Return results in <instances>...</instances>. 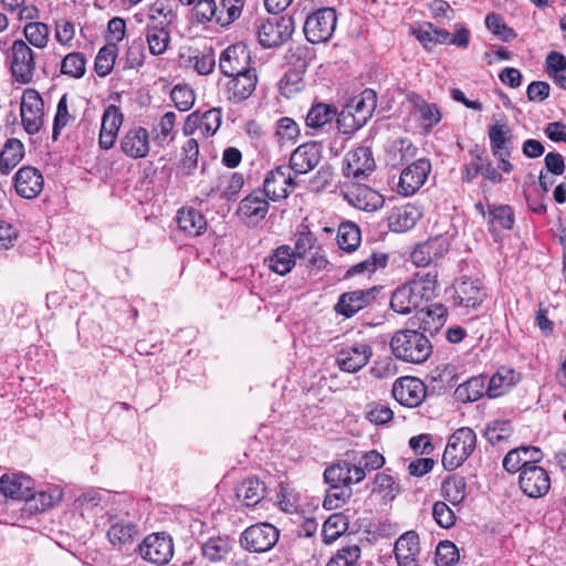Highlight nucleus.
I'll list each match as a JSON object with an SVG mask.
<instances>
[{
	"instance_id": "nucleus-23",
	"label": "nucleus",
	"mask_w": 566,
	"mask_h": 566,
	"mask_svg": "<svg viewBox=\"0 0 566 566\" xmlns=\"http://www.w3.org/2000/svg\"><path fill=\"white\" fill-rule=\"evenodd\" d=\"M322 148L316 143L300 145L290 157V170L296 175H304L312 171L321 161Z\"/></svg>"
},
{
	"instance_id": "nucleus-14",
	"label": "nucleus",
	"mask_w": 566,
	"mask_h": 566,
	"mask_svg": "<svg viewBox=\"0 0 566 566\" xmlns=\"http://www.w3.org/2000/svg\"><path fill=\"white\" fill-rule=\"evenodd\" d=\"M431 170L428 159L421 158L407 166L400 174L397 190L402 196L415 195L426 182Z\"/></svg>"
},
{
	"instance_id": "nucleus-32",
	"label": "nucleus",
	"mask_w": 566,
	"mask_h": 566,
	"mask_svg": "<svg viewBox=\"0 0 566 566\" xmlns=\"http://www.w3.org/2000/svg\"><path fill=\"white\" fill-rule=\"evenodd\" d=\"M408 102L412 106L413 114L418 116L426 130L431 129L441 120L442 115L437 104L428 103L417 93L409 94Z\"/></svg>"
},
{
	"instance_id": "nucleus-46",
	"label": "nucleus",
	"mask_w": 566,
	"mask_h": 566,
	"mask_svg": "<svg viewBox=\"0 0 566 566\" xmlns=\"http://www.w3.org/2000/svg\"><path fill=\"white\" fill-rule=\"evenodd\" d=\"M117 54L118 48L116 43H107L99 49L94 63V69L98 76L104 77L113 71Z\"/></svg>"
},
{
	"instance_id": "nucleus-11",
	"label": "nucleus",
	"mask_w": 566,
	"mask_h": 566,
	"mask_svg": "<svg viewBox=\"0 0 566 566\" xmlns=\"http://www.w3.org/2000/svg\"><path fill=\"white\" fill-rule=\"evenodd\" d=\"M295 181L287 166L270 170L263 180V191L272 201L286 199L295 189Z\"/></svg>"
},
{
	"instance_id": "nucleus-21",
	"label": "nucleus",
	"mask_w": 566,
	"mask_h": 566,
	"mask_svg": "<svg viewBox=\"0 0 566 566\" xmlns=\"http://www.w3.org/2000/svg\"><path fill=\"white\" fill-rule=\"evenodd\" d=\"M454 300L464 308H478L485 300V291L479 280L462 277L453 284Z\"/></svg>"
},
{
	"instance_id": "nucleus-26",
	"label": "nucleus",
	"mask_w": 566,
	"mask_h": 566,
	"mask_svg": "<svg viewBox=\"0 0 566 566\" xmlns=\"http://www.w3.org/2000/svg\"><path fill=\"white\" fill-rule=\"evenodd\" d=\"M107 516L109 522L107 538L109 543L117 548L130 545L138 534V526L112 513H107Z\"/></svg>"
},
{
	"instance_id": "nucleus-62",
	"label": "nucleus",
	"mask_w": 566,
	"mask_h": 566,
	"mask_svg": "<svg viewBox=\"0 0 566 566\" xmlns=\"http://www.w3.org/2000/svg\"><path fill=\"white\" fill-rule=\"evenodd\" d=\"M144 40L136 39L130 42L125 54V69H138L145 62Z\"/></svg>"
},
{
	"instance_id": "nucleus-37",
	"label": "nucleus",
	"mask_w": 566,
	"mask_h": 566,
	"mask_svg": "<svg viewBox=\"0 0 566 566\" xmlns=\"http://www.w3.org/2000/svg\"><path fill=\"white\" fill-rule=\"evenodd\" d=\"M416 156V147L409 139L399 138L388 147L385 159L388 166L396 168Z\"/></svg>"
},
{
	"instance_id": "nucleus-2",
	"label": "nucleus",
	"mask_w": 566,
	"mask_h": 566,
	"mask_svg": "<svg viewBox=\"0 0 566 566\" xmlns=\"http://www.w3.org/2000/svg\"><path fill=\"white\" fill-rule=\"evenodd\" d=\"M390 348L398 359L411 364H422L432 354L429 338L415 329L397 331L391 337Z\"/></svg>"
},
{
	"instance_id": "nucleus-3",
	"label": "nucleus",
	"mask_w": 566,
	"mask_h": 566,
	"mask_svg": "<svg viewBox=\"0 0 566 566\" xmlns=\"http://www.w3.org/2000/svg\"><path fill=\"white\" fill-rule=\"evenodd\" d=\"M377 105L376 92L371 88L364 90L358 96L352 98L339 113L337 124L344 127V133H352L363 127L371 117Z\"/></svg>"
},
{
	"instance_id": "nucleus-54",
	"label": "nucleus",
	"mask_w": 566,
	"mask_h": 566,
	"mask_svg": "<svg viewBox=\"0 0 566 566\" xmlns=\"http://www.w3.org/2000/svg\"><path fill=\"white\" fill-rule=\"evenodd\" d=\"M348 528L347 517L342 513L332 514L323 525V537L325 543L336 541Z\"/></svg>"
},
{
	"instance_id": "nucleus-61",
	"label": "nucleus",
	"mask_w": 566,
	"mask_h": 566,
	"mask_svg": "<svg viewBox=\"0 0 566 566\" xmlns=\"http://www.w3.org/2000/svg\"><path fill=\"white\" fill-rule=\"evenodd\" d=\"M388 256L384 253H374L366 260L355 264L347 271V275L352 276L359 273H373L378 269H382L387 264Z\"/></svg>"
},
{
	"instance_id": "nucleus-16",
	"label": "nucleus",
	"mask_w": 566,
	"mask_h": 566,
	"mask_svg": "<svg viewBox=\"0 0 566 566\" xmlns=\"http://www.w3.org/2000/svg\"><path fill=\"white\" fill-rule=\"evenodd\" d=\"M424 384L416 377H401L394 382L392 396L402 406L418 407L424 399Z\"/></svg>"
},
{
	"instance_id": "nucleus-38",
	"label": "nucleus",
	"mask_w": 566,
	"mask_h": 566,
	"mask_svg": "<svg viewBox=\"0 0 566 566\" xmlns=\"http://www.w3.org/2000/svg\"><path fill=\"white\" fill-rule=\"evenodd\" d=\"M520 380V375L511 368L501 367L489 380L486 392L496 398L504 395Z\"/></svg>"
},
{
	"instance_id": "nucleus-15",
	"label": "nucleus",
	"mask_w": 566,
	"mask_h": 566,
	"mask_svg": "<svg viewBox=\"0 0 566 566\" xmlns=\"http://www.w3.org/2000/svg\"><path fill=\"white\" fill-rule=\"evenodd\" d=\"M376 168V163L369 147L360 146L346 154L344 158V175L348 178L359 180Z\"/></svg>"
},
{
	"instance_id": "nucleus-27",
	"label": "nucleus",
	"mask_w": 566,
	"mask_h": 566,
	"mask_svg": "<svg viewBox=\"0 0 566 566\" xmlns=\"http://www.w3.org/2000/svg\"><path fill=\"white\" fill-rule=\"evenodd\" d=\"M0 493L6 497L29 501L33 495V482L24 474H4L0 479Z\"/></svg>"
},
{
	"instance_id": "nucleus-45",
	"label": "nucleus",
	"mask_w": 566,
	"mask_h": 566,
	"mask_svg": "<svg viewBox=\"0 0 566 566\" xmlns=\"http://www.w3.org/2000/svg\"><path fill=\"white\" fill-rule=\"evenodd\" d=\"M337 115L335 106L324 103L313 105L306 115V125L311 128H321L331 123Z\"/></svg>"
},
{
	"instance_id": "nucleus-4",
	"label": "nucleus",
	"mask_w": 566,
	"mask_h": 566,
	"mask_svg": "<svg viewBox=\"0 0 566 566\" xmlns=\"http://www.w3.org/2000/svg\"><path fill=\"white\" fill-rule=\"evenodd\" d=\"M476 446V434L468 427L454 431L449 438L442 455V465L452 471L459 468L473 452Z\"/></svg>"
},
{
	"instance_id": "nucleus-50",
	"label": "nucleus",
	"mask_w": 566,
	"mask_h": 566,
	"mask_svg": "<svg viewBox=\"0 0 566 566\" xmlns=\"http://www.w3.org/2000/svg\"><path fill=\"white\" fill-rule=\"evenodd\" d=\"M485 390L484 379L482 377H472L457 387L455 396L463 402H471L480 399Z\"/></svg>"
},
{
	"instance_id": "nucleus-60",
	"label": "nucleus",
	"mask_w": 566,
	"mask_h": 566,
	"mask_svg": "<svg viewBox=\"0 0 566 566\" xmlns=\"http://www.w3.org/2000/svg\"><path fill=\"white\" fill-rule=\"evenodd\" d=\"M67 99V94L62 95L56 106L52 132V138L54 140L57 139L60 132L74 120L73 115L69 111Z\"/></svg>"
},
{
	"instance_id": "nucleus-24",
	"label": "nucleus",
	"mask_w": 566,
	"mask_h": 566,
	"mask_svg": "<svg viewBox=\"0 0 566 566\" xmlns=\"http://www.w3.org/2000/svg\"><path fill=\"white\" fill-rule=\"evenodd\" d=\"M44 178L40 170L31 166H24L14 176L17 193L25 199L36 198L43 190Z\"/></svg>"
},
{
	"instance_id": "nucleus-33",
	"label": "nucleus",
	"mask_w": 566,
	"mask_h": 566,
	"mask_svg": "<svg viewBox=\"0 0 566 566\" xmlns=\"http://www.w3.org/2000/svg\"><path fill=\"white\" fill-rule=\"evenodd\" d=\"M421 218L419 208L405 205L392 209L388 217V226L394 232H405L412 229Z\"/></svg>"
},
{
	"instance_id": "nucleus-28",
	"label": "nucleus",
	"mask_w": 566,
	"mask_h": 566,
	"mask_svg": "<svg viewBox=\"0 0 566 566\" xmlns=\"http://www.w3.org/2000/svg\"><path fill=\"white\" fill-rule=\"evenodd\" d=\"M365 472L361 467L350 465L343 461L338 462L324 472V479L329 485H348L358 483L365 479Z\"/></svg>"
},
{
	"instance_id": "nucleus-25",
	"label": "nucleus",
	"mask_w": 566,
	"mask_h": 566,
	"mask_svg": "<svg viewBox=\"0 0 566 566\" xmlns=\"http://www.w3.org/2000/svg\"><path fill=\"white\" fill-rule=\"evenodd\" d=\"M449 249V243L443 237H434L419 243L411 252V261L417 266H427L431 262L442 258Z\"/></svg>"
},
{
	"instance_id": "nucleus-35",
	"label": "nucleus",
	"mask_w": 566,
	"mask_h": 566,
	"mask_svg": "<svg viewBox=\"0 0 566 566\" xmlns=\"http://www.w3.org/2000/svg\"><path fill=\"white\" fill-rule=\"evenodd\" d=\"M244 185L243 176L239 172H229L218 178L216 187L205 192L206 197L219 195L226 200H234Z\"/></svg>"
},
{
	"instance_id": "nucleus-53",
	"label": "nucleus",
	"mask_w": 566,
	"mask_h": 566,
	"mask_svg": "<svg viewBox=\"0 0 566 566\" xmlns=\"http://www.w3.org/2000/svg\"><path fill=\"white\" fill-rule=\"evenodd\" d=\"M443 497L453 505L460 504L465 497V481L463 478L450 476L442 482Z\"/></svg>"
},
{
	"instance_id": "nucleus-39",
	"label": "nucleus",
	"mask_w": 566,
	"mask_h": 566,
	"mask_svg": "<svg viewBox=\"0 0 566 566\" xmlns=\"http://www.w3.org/2000/svg\"><path fill=\"white\" fill-rule=\"evenodd\" d=\"M268 268L279 274L285 275L292 271L295 265V253L289 245H281L265 259Z\"/></svg>"
},
{
	"instance_id": "nucleus-18",
	"label": "nucleus",
	"mask_w": 566,
	"mask_h": 566,
	"mask_svg": "<svg viewBox=\"0 0 566 566\" xmlns=\"http://www.w3.org/2000/svg\"><path fill=\"white\" fill-rule=\"evenodd\" d=\"M120 150L132 159L146 158L150 151V136L146 128L134 126L119 140Z\"/></svg>"
},
{
	"instance_id": "nucleus-43",
	"label": "nucleus",
	"mask_w": 566,
	"mask_h": 566,
	"mask_svg": "<svg viewBox=\"0 0 566 566\" xmlns=\"http://www.w3.org/2000/svg\"><path fill=\"white\" fill-rule=\"evenodd\" d=\"M350 202L364 211H376L384 205V198L377 191L359 186L350 192Z\"/></svg>"
},
{
	"instance_id": "nucleus-5",
	"label": "nucleus",
	"mask_w": 566,
	"mask_h": 566,
	"mask_svg": "<svg viewBox=\"0 0 566 566\" xmlns=\"http://www.w3.org/2000/svg\"><path fill=\"white\" fill-rule=\"evenodd\" d=\"M8 60L10 62L11 75L20 84H29L33 81L35 73L34 52L23 40L13 41Z\"/></svg>"
},
{
	"instance_id": "nucleus-55",
	"label": "nucleus",
	"mask_w": 566,
	"mask_h": 566,
	"mask_svg": "<svg viewBox=\"0 0 566 566\" xmlns=\"http://www.w3.org/2000/svg\"><path fill=\"white\" fill-rule=\"evenodd\" d=\"M86 71V60L83 53L72 52L64 56L61 63V72L64 75L81 78Z\"/></svg>"
},
{
	"instance_id": "nucleus-58",
	"label": "nucleus",
	"mask_w": 566,
	"mask_h": 566,
	"mask_svg": "<svg viewBox=\"0 0 566 566\" xmlns=\"http://www.w3.org/2000/svg\"><path fill=\"white\" fill-rule=\"evenodd\" d=\"M352 489L348 485H329L323 505L326 510L340 507L352 496Z\"/></svg>"
},
{
	"instance_id": "nucleus-42",
	"label": "nucleus",
	"mask_w": 566,
	"mask_h": 566,
	"mask_svg": "<svg viewBox=\"0 0 566 566\" xmlns=\"http://www.w3.org/2000/svg\"><path fill=\"white\" fill-rule=\"evenodd\" d=\"M266 488L258 478H248L237 489V496L247 506H254L265 496Z\"/></svg>"
},
{
	"instance_id": "nucleus-40",
	"label": "nucleus",
	"mask_w": 566,
	"mask_h": 566,
	"mask_svg": "<svg viewBox=\"0 0 566 566\" xmlns=\"http://www.w3.org/2000/svg\"><path fill=\"white\" fill-rule=\"evenodd\" d=\"M511 130L506 124L496 123L489 127V138L493 155L511 156Z\"/></svg>"
},
{
	"instance_id": "nucleus-29",
	"label": "nucleus",
	"mask_w": 566,
	"mask_h": 566,
	"mask_svg": "<svg viewBox=\"0 0 566 566\" xmlns=\"http://www.w3.org/2000/svg\"><path fill=\"white\" fill-rule=\"evenodd\" d=\"M394 552L399 566H418L420 554L418 534L413 531L402 534L396 541Z\"/></svg>"
},
{
	"instance_id": "nucleus-36",
	"label": "nucleus",
	"mask_w": 566,
	"mask_h": 566,
	"mask_svg": "<svg viewBox=\"0 0 566 566\" xmlns=\"http://www.w3.org/2000/svg\"><path fill=\"white\" fill-rule=\"evenodd\" d=\"M221 122L222 114L220 108H211L205 112L201 116L198 114V112H195L188 116L185 130L187 132V128L190 126V124H193L197 126L200 134L209 137L217 133V130L220 128Z\"/></svg>"
},
{
	"instance_id": "nucleus-34",
	"label": "nucleus",
	"mask_w": 566,
	"mask_h": 566,
	"mask_svg": "<svg viewBox=\"0 0 566 566\" xmlns=\"http://www.w3.org/2000/svg\"><path fill=\"white\" fill-rule=\"evenodd\" d=\"M176 221L178 229L191 238L201 235L207 229L206 218L195 208H181Z\"/></svg>"
},
{
	"instance_id": "nucleus-20",
	"label": "nucleus",
	"mask_w": 566,
	"mask_h": 566,
	"mask_svg": "<svg viewBox=\"0 0 566 566\" xmlns=\"http://www.w3.org/2000/svg\"><path fill=\"white\" fill-rule=\"evenodd\" d=\"M373 355V349L368 344L356 343L342 348L337 354V365L340 370L346 373H356L366 366Z\"/></svg>"
},
{
	"instance_id": "nucleus-10",
	"label": "nucleus",
	"mask_w": 566,
	"mask_h": 566,
	"mask_svg": "<svg viewBox=\"0 0 566 566\" xmlns=\"http://www.w3.org/2000/svg\"><path fill=\"white\" fill-rule=\"evenodd\" d=\"M138 552L146 562L164 566L174 556V542L170 536L154 533L144 538L138 546Z\"/></svg>"
},
{
	"instance_id": "nucleus-49",
	"label": "nucleus",
	"mask_w": 566,
	"mask_h": 566,
	"mask_svg": "<svg viewBox=\"0 0 566 566\" xmlns=\"http://www.w3.org/2000/svg\"><path fill=\"white\" fill-rule=\"evenodd\" d=\"M23 34L31 45L36 49H44L49 43L50 29L43 22L31 21L24 25Z\"/></svg>"
},
{
	"instance_id": "nucleus-47",
	"label": "nucleus",
	"mask_w": 566,
	"mask_h": 566,
	"mask_svg": "<svg viewBox=\"0 0 566 566\" xmlns=\"http://www.w3.org/2000/svg\"><path fill=\"white\" fill-rule=\"evenodd\" d=\"M231 545L226 537H211L201 546V553L209 562L217 563L222 560L230 552Z\"/></svg>"
},
{
	"instance_id": "nucleus-9",
	"label": "nucleus",
	"mask_w": 566,
	"mask_h": 566,
	"mask_svg": "<svg viewBox=\"0 0 566 566\" xmlns=\"http://www.w3.org/2000/svg\"><path fill=\"white\" fill-rule=\"evenodd\" d=\"M44 103L38 91L27 88L21 98L20 115L25 132L34 135L40 132L44 123Z\"/></svg>"
},
{
	"instance_id": "nucleus-8",
	"label": "nucleus",
	"mask_w": 566,
	"mask_h": 566,
	"mask_svg": "<svg viewBox=\"0 0 566 566\" xmlns=\"http://www.w3.org/2000/svg\"><path fill=\"white\" fill-rule=\"evenodd\" d=\"M294 21L292 17H274L258 27V39L263 48H274L286 42L293 34Z\"/></svg>"
},
{
	"instance_id": "nucleus-63",
	"label": "nucleus",
	"mask_w": 566,
	"mask_h": 566,
	"mask_svg": "<svg viewBox=\"0 0 566 566\" xmlns=\"http://www.w3.org/2000/svg\"><path fill=\"white\" fill-rule=\"evenodd\" d=\"M360 557L357 545L343 547L328 560L326 566H353Z\"/></svg>"
},
{
	"instance_id": "nucleus-19",
	"label": "nucleus",
	"mask_w": 566,
	"mask_h": 566,
	"mask_svg": "<svg viewBox=\"0 0 566 566\" xmlns=\"http://www.w3.org/2000/svg\"><path fill=\"white\" fill-rule=\"evenodd\" d=\"M268 199L261 189L253 190L240 201L237 210L238 216L249 224L256 226L265 219L269 212L270 203Z\"/></svg>"
},
{
	"instance_id": "nucleus-41",
	"label": "nucleus",
	"mask_w": 566,
	"mask_h": 566,
	"mask_svg": "<svg viewBox=\"0 0 566 566\" xmlns=\"http://www.w3.org/2000/svg\"><path fill=\"white\" fill-rule=\"evenodd\" d=\"M145 36L148 44V51L151 55H161L167 51L170 42V35L165 25L147 24L145 29Z\"/></svg>"
},
{
	"instance_id": "nucleus-17",
	"label": "nucleus",
	"mask_w": 566,
	"mask_h": 566,
	"mask_svg": "<svg viewBox=\"0 0 566 566\" xmlns=\"http://www.w3.org/2000/svg\"><path fill=\"white\" fill-rule=\"evenodd\" d=\"M376 287L345 292L339 295L334 310L337 314L350 318L370 305L376 298Z\"/></svg>"
},
{
	"instance_id": "nucleus-57",
	"label": "nucleus",
	"mask_w": 566,
	"mask_h": 566,
	"mask_svg": "<svg viewBox=\"0 0 566 566\" xmlns=\"http://www.w3.org/2000/svg\"><path fill=\"white\" fill-rule=\"evenodd\" d=\"M176 117L174 112H167L163 115L157 127L153 130L155 143L164 145L166 142L174 139Z\"/></svg>"
},
{
	"instance_id": "nucleus-22",
	"label": "nucleus",
	"mask_w": 566,
	"mask_h": 566,
	"mask_svg": "<svg viewBox=\"0 0 566 566\" xmlns=\"http://www.w3.org/2000/svg\"><path fill=\"white\" fill-rule=\"evenodd\" d=\"M256 83L258 75L255 70L229 76L224 85L228 101L234 104L244 102L255 91Z\"/></svg>"
},
{
	"instance_id": "nucleus-51",
	"label": "nucleus",
	"mask_w": 566,
	"mask_h": 566,
	"mask_svg": "<svg viewBox=\"0 0 566 566\" xmlns=\"http://www.w3.org/2000/svg\"><path fill=\"white\" fill-rule=\"evenodd\" d=\"M337 243L345 251H354L360 243V230L353 222H344L337 231Z\"/></svg>"
},
{
	"instance_id": "nucleus-64",
	"label": "nucleus",
	"mask_w": 566,
	"mask_h": 566,
	"mask_svg": "<svg viewBox=\"0 0 566 566\" xmlns=\"http://www.w3.org/2000/svg\"><path fill=\"white\" fill-rule=\"evenodd\" d=\"M459 559L457 546L449 541L439 543L436 548L437 566H451Z\"/></svg>"
},
{
	"instance_id": "nucleus-6",
	"label": "nucleus",
	"mask_w": 566,
	"mask_h": 566,
	"mask_svg": "<svg viewBox=\"0 0 566 566\" xmlns=\"http://www.w3.org/2000/svg\"><path fill=\"white\" fill-rule=\"evenodd\" d=\"M280 537L279 530L270 523L249 526L240 536V545L251 553H265L273 548Z\"/></svg>"
},
{
	"instance_id": "nucleus-1",
	"label": "nucleus",
	"mask_w": 566,
	"mask_h": 566,
	"mask_svg": "<svg viewBox=\"0 0 566 566\" xmlns=\"http://www.w3.org/2000/svg\"><path fill=\"white\" fill-rule=\"evenodd\" d=\"M437 275L427 273L397 287L390 298V307L398 314L424 311V305L437 296Z\"/></svg>"
},
{
	"instance_id": "nucleus-44",
	"label": "nucleus",
	"mask_w": 566,
	"mask_h": 566,
	"mask_svg": "<svg viewBox=\"0 0 566 566\" xmlns=\"http://www.w3.org/2000/svg\"><path fill=\"white\" fill-rule=\"evenodd\" d=\"M24 146L17 138H10L4 144L0 155V171L8 175L23 158Z\"/></svg>"
},
{
	"instance_id": "nucleus-56",
	"label": "nucleus",
	"mask_w": 566,
	"mask_h": 566,
	"mask_svg": "<svg viewBox=\"0 0 566 566\" xmlns=\"http://www.w3.org/2000/svg\"><path fill=\"white\" fill-rule=\"evenodd\" d=\"M513 432V428L507 420H493L488 423L484 436L492 444H497L506 441Z\"/></svg>"
},
{
	"instance_id": "nucleus-12",
	"label": "nucleus",
	"mask_w": 566,
	"mask_h": 566,
	"mask_svg": "<svg viewBox=\"0 0 566 566\" xmlns=\"http://www.w3.org/2000/svg\"><path fill=\"white\" fill-rule=\"evenodd\" d=\"M219 67L228 77L255 70L251 67L250 51L242 43L230 45L221 53Z\"/></svg>"
},
{
	"instance_id": "nucleus-30",
	"label": "nucleus",
	"mask_w": 566,
	"mask_h": 566,
	"mask_svg": "<svg viewBox=\"0 0 566 566\" xmlns=\"http://www.w3.org/2000/svg\"><path fill=\"white\" fill-rule=\"evenodd\" d=\"M123 124V114L116 105H108L102 117L99 132V146L103 149H111L116 140L117 133Z\"/></svg>"
},
{
	"instance_id": "nucleus-13",
	"label": "nucleus",
	"mask_w": 566,
	"mask_h": 566,
	"mask_svg": "<svg viewBox=\"0 0 566 566\" xmlns=\"http://www.w3.org/2000/svg\"><path fill=\"white\" fill-rule=\"evenodd\" d=\"M522 492L532 499H539L551 489V478L545 469L536 464L522 470L518 478Z\"/></svg>"
},
{
	"instance_id": "nucleus-59",
	"label": "nucleus",
	"mask_w": 566,
	"mask_h": 566,
	"mask_svg": "<svg viewBox=\"0 0 566 566\" xmlns=\"http://www.w3.org/2000/svg\"><path fill=\"white\" fill-rule=\"evenodd\" d=\"M485 25L495 36L504 42H509L516 38L514 30L507 27L501 15L496 13H490L486 15Z\"/></svg>"
},
{
	"instance_id": "nucleus-52",
	"label": "nucleus",
	"mask_w": 566,
	"mask_h": 566,
	"mask_svg": "<svg viewBox=\"0 0 566 566\" xmlns=\"http://www.w3.org/2000/svg\"><path fill=\"white\" fill-rule=\"evenodd\" d=\"M488 221L493 231L511 229L514 223L513 211L509 206H489Z\"/></svg>"
},
{
	"instance_id": "nucleus-31",
	"label": "nucleus",
	"mask_w": 566,
	"mask_h": 566,
	"mask_svg": "<svg viewBox=\"0 0 566 566\" xmlns=\"http://www.w3.org/2000/svg\"><path fill=\"white\" fill-rule=\"evenodd\" d=\"M542 458V452L536 447H520L512 449L503 459V468L510 472H522L526 467H532Z\"/></svg>"
},
{
	"instance_id": "nucleus-7",
	"label": "nucleus",
	"mask_w": 566,
	"mask_h": 566,
	"mask_svg": "<svg viewBox=\"0 0 566 566\" xmlns=\"http://www.w3.org/2000/svg\"><path fill=\"white\" fill-rule=\"evenodd\" d=\"M337 15L334 9L323 8L311 13L304 23V34L311 43L328 41L336 28Z\"/></svg>"
},
{
	"instance_id": "nucleus-48",
	"label": "nucleus",
	"mask_w": 566,
	"mask_h": 566,
	"mask_svg": "<svg viewBox=\"0 0 566 566\" xmlns=\"http://www.w3.org/2000/svg\"><path fill=\"white\" fill-rule=\"evenodd\" d=\"M243 4V0H221L217 6L216 22L221 27L231 24L241 15Z\"/></svg>"
}]
</instances>
